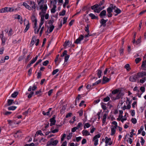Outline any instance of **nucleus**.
Here are the masks:
<instances>
[{"label": "nucleus", "instance_id": "obj_29", "mask_svg": "<svg viewBox=\"0 0 146 146\" xmlns=\"http://www.w3.org/2000/svg\"><path fill=\"white\" fill-rule=\"evenodd\" d=\"M13 102V100L8 99L7 100V106H9L11 105Z\"/></svg>", "mask_w": 146, "mask_h": 146}, {"label": "nucleus", "instance_id": "obj_7", "mask_svg": "<svg viewBox=\"0 0 146 146\" xmlns=\"http://www.w3.org/2000/svg\"><path fill=\"white\" fill-rule=\"evenodd\" d=\"M0 38H1V39L2 44L3 45H4L7 38L4 37L3 34V33L1 34H0Z\"/></svg>", "mask_w": 146, "mask_h": 146}, {"label": "nucleus", "instance_id": "obj_30", "mask_svg": "<svg viewBox=\"0 0 146 146\" xmlns=\"http://www.w3.org/2000/svg\"><path fill=\"white\" fill-rule=\"evenodd\" d=\"M19 94L18 92H15L11 95V97L13 98H15Z\"/></svg>", "mask_w": 146, "mask_h": 146}, {"label": "nucleus", "instance_id": "obj_18", "mask_svg": "<svg viewBox=\"0 0 146 146\" xmlns=\"http://www.w3.org/2000/svg\"><path fill=\"white\" fill-rule=\"evenodd\" d=\"M146 60L143 61L142 62L141 67L143 70H145V68L146 67Z\"/></svg>", "mask_w": 146, "mask_h": 146}, {"label": "nucleus", "instance_id": "obj_55", "mask_svg": "<svg viewBox=\"0 0 146 146\" xmlns=\"http://www.w3.org/2000/svg\"><path fill=\"white\" fill-rule=\"evenodd\" d=\"M24 58V55L20 56L18 58V60L19 61H20L22 60Z\"/></svg>", "mask_w": 146, "mask_h": 146}, {"label": "nucleus", "instance_id": "obj_61", "mask_svg": "<svg viewBox=\"0 0 146 146\" xmlns=\"http://www.w3.org/2000/svg\"><path fill=\"white\" fill-rule=\"evenodd\" d=\"M49 63V61L48 60H46L43 63V65L44 66H46Z\"/></svg>", "mask_w": 146, "mask_h": 146}, {"label": "nucleus", "instance_id": "obj_22", "mask_svg": "<svg viewBox=\"0 0 146 146\" xmlns=\"http://www.w3.org/2000/svg\"><path fill=\"white\" fill-rule=\"evenodd\" d=\"M37 88L35 84H34L32 88L31 86H30L29 88L28 89V90L29 91H31V90H32L33 91H34L36 90Z\"/></svg>", "mask_w": 146, "mask_h": 146}, {"label": "nucleus", "instance_id": "obj_26", "mask_svg": "<svg viewBox=\"0 0 146 146\" xmlns=\"http://www.w3.org/2000/svg\"><path fill=\"white\" fill-rule=\"evenodd\" d=\"M23 5L25 6L26 8L29 10H31V8L30 6L28 5L25 2H23Z\"/></svg>", "mask_w": 146, "mask_h": 146}, {"label": "nucleus", "instance_id": "obj_28", "mask_svg": "<svg viewBox=\"0 0 146 146\" xmlns=\"http://www.w3.org/2000/svg\"><path fill=\"white\" fill-rule=\"evenodd\" d=\"M119 92V90L118 89H115L113 90L112 92L111 93H110L109 95H112L116 94Z\"/></svg>", "mask_w": 146, "mask_h": 146}, {"label": "nucleus", "instance_id": "obj_39", "mask_svg": "<svg viewBox=\"0 0 146 146\" xmlns=\"http://www.w3.org/2000/svg\"><path fill=\"white\" fill-rule=\"evenodd\" d=\"M65 10L64 9H63L62 12L59 13V15L60 16H64L65 15Z\"/></svg>", "mask_w": 146, "mask_h": 146}, {"label": "nucleus", "instance_id": "obj_49", "mask_svg": "<svg viewBox=\"0 0 146 146\" xmlns=\"http://www.w3.org/2000/svg\"><path fill=\"white\" fill-rule=\"evenodd\" d=\"M146 80V78L144 77L143 78L140 80V82L141 83H143Z\"/></svg>", "mask_w": 146, "mask_h": 146}, {"label": "nucleus", "instance_id": "obj_58", "mask_svg": "<svg viewBox=\"0 0 146 146\" xmlns=\"http://www.w3.org/2000/svg\"><path fill=\"white\" fill-rule=\"evenodd\" d=\"M78 113L79 114V115L80 116H82L83 113V111L82 110H81L78 111Z\"/></svg>", "mask_w": 146, "mask_h": 146}, {"label": "nucleus", "instance_id": "obj_24", "mask_svg": "<svg viewBox=\"0 0 146 146\" xmlns=\"http://www.w3.org/2000/svg\"><path fill=\"white\" fill-rule=\"evenodd\" d=\"M36 38L35 36L33 37L32 38L30 44V45L31 46H33L34 44L35 41H36Z\"/></svg>", "mask_w": 146, "mask_h": 146}, {"label": "nucleus", "instance_id": "obj_47", "mask_svg": "<svg viewBox=\"0 0 146 146\" xmlns=\"http://www.w3.org/2000/svg\"><path fill=\"white\" fill-rule=\"evenodd\" d=\"M141 60L140 58H137L135 59V62L136 64H137Z\"/></svg>", "mask_w": 146, "mask_h": 146}, {"label": "nucleus", "instance_id": "obj_16", "mask_svg": "<svg viewBox=\"0 0 146 146\" xmlns=\"http://www.w3.org/2000/svg\"><path fill=\"white\" fill-rule=\"evenodd\" d=\"M110 79L106 77L105 76H103L102 84H104L108 82Z\"/></svg>", "mask_w": 146, "mask_h": 146}, {"label": "nucleus", "instance_id": "obj_1", "mask_svg": "<svg viewBox=\"0 0 146 146\" xmlns=\"http://www.w3.org/2000/svg\"><path fill=\"white\" fill-rule=\"evenodd\" d=\"M124 95V94L121 92H119L117 94L109 95L110 97L111 98L113 101H115L119 99L122 96Z\"/></svg>", "mask_w": 146, "mask_h": 146}, {"label": "nucleus", "instance_id": "obj_17", "mask_svg": "<svg viewBox=\"0 0 146 146\" xmlns=\"http://www.w3.org/2000/svg\"><path fill=\"white\" fill-rule=\"evenodd\" d=\"M8 7H5L4 8H2L0 9V13H4L6 12H8Z\"/></svg>", "mask_w": 146, "mask_h": 146}, {"label": "nucleus", "instance_id": "obj_15", "mask_svg": "<svg viewBox=\"0 0 146 146\" xmlns=\"http://www.w3.org/2000/svg\"><path fill=\"white\" fill-rule=\"evenodd\" d=\"M26 23H27V24L26 25L25 29L24 30V33H26L30 27V24L29 23V21H26Z\"/></svg>", "mask_w": 146, "mask_h": 146}, {"label": "nucleus", "instance_id": "obj_3", "mask_svg": "<svg viewBox=\"0 0 146 146\" xmlns=\"http://www.w3.org/2000/svg\"><path fill=\"white\" fill-rule=\"evenodd\" d=\"M100 137V134H98L96 135L92 139L93 141H94V145L95 146H96L98 144V138H99Z\"/></svg>", "mask_w": 146, "mask_h": 146}, {"label": "nucleus", "instance_id": "obj_56", "mask_svg": "<svg viewBox=\"0 0 146 146\" xmlns=\"http://www.w3.org/2000/svg\"><path fill=\"white\" fill-rule=\"evenodd\" d=\"M72 133H70L67 136V139L68 140H69L71 138L72 136Z\"/></svg>", "mask_w": 146, "mask_h": 146}, {"label": "nucleus", "instance_id": "obj_63", "mask_svg": "<svg viewBox=\"0 0 146 146\" xmlns=\"http://www.w3.org/2000/svg\"><path fill=\"white\" fill-rule=\"evenodd\" d=\"M42 75V73L41 72H38L37 74V78L38 79L40 78Z\"/></svg>", "mask_w": 146, "mask_h": 146}, {"label": "nucleus", "instance_id": "obj_21", "mask_svg": "<svg viewBox=\"0 0 146 146\" xmlns=\"http://www.w3.org/2000/svg\"><path fill=\"white\" fill-rule=\"evenodd\" d=\"M83 135L87 136L90 135V133L87 130H84L82 131Z\"/></svg>", "mask_w": 146, "mask_h": 146}, {"label": "nucleus", "instance_id": "obj_51", "mask_svg": "<svg viewBox=\"0 0 146 146\" xmlns=\"http://www.w3.org/2000/svg\"><path fill=\"white\" fill-rule=\"evenodd\" d=\"M102 108L104 110H106L107 108L105 105H104V103L103 102H102L101 104Z\"/></svg>", "mask_w": 146, "mask_h": 146}, {"label": "nucleus", "instance_id": "obj_9", "mask_svg": "<svg viewBox=\"0 0 146 146\" xmlns=\"http://www.w3.org/2000/svg\"><path fill=\"white\" fill-rule=\"evenodd\" d=\"M84 37V36L82 35H80L78 38L75 41L74 43L77 44L80 43V41L83 39Z\"/></svg>", "mask_w": 146, "mask_h": 146}, {"label": "nucleus", "instance_id": "obj_33", "mask_svg": "<svg viewBox=\"0 0 146 146\" xmlns=\"http://www.w3.org/2000/svg\"><path fill=\"white\" fill-rule=\"evenodd\" d=\"M110 96H107L106 97L104 98L103 100V101L104 102H107L109 101L110 99Z\"/></svg>", "mask_w": 146, "mask_h": 146}, {"label": "nucleus", "instance_id": "obj_38", "mask_svg": "<svg viewBox=\"0 0 146 146\" xmlns=\"http://www.w3.org/2000/svg\"><path fill=\"white\" fill-rule=\"evenodd\" d=\"M44 1V0H37L38 5L39 6L41 5V3H43Z\"/></svg>", "mask_w": 146, "mask_h": 146}, {"label": "nucleus", "instance_id": "obj_60", "mask_svg": "<svg viewBox=\"0 0 146 146\" xmlns=\"http://www.w3.org/2000/svg\"><path fill=\"white\" fill-rule=\"evenodd\" d=\"M34 94V92H30V94H29L28 96V97L29 98H30Z\"/></svg>", "mask_w": 146, "mask_h": 146}, {"label": "nucleus", "instance_id": "obj_11", "mask_svg": "<svg viewBox=\"0 0 146 146\" xmlns=\"http://www.w3.org/2000/svg\"><path fill=\"white\" fill-rule=\"evenodd\" d=\"M107 11L108 13V16L109 17H111L112 16V15L111 13L112 12V11L111 8H108L107 9Z\"/></svg>", "mask_w": 146, "mask_h": 146}, {"label": "nucleus", "instance_id": "obj_34", "mask_svg": "<svg viewBox=\"0 0 146 146\" xmlns=\"http://www.w3.org/2000/svg\"><path fill=\"white\" fill-rule=\"evenodd\" d=\"M125 68H126L127 71H129L131 69L129 65V64H126L125 66Z\"/></svg>", "mask_w": 146, "mask_h": 146}, {"label": "nucleus", "instance_id": "obj_37", "mask_svg": "<svg viewBox=\"0 0 146 146\" xmlns=\"http://www.w3.org/2000/svg\"><path fill=\"white\" fill-rule=\"evenodd\" d=\"M115 129H116L113 128H111V135H113L115 134Z\"/></svg>", "mask_w": 146, "mask_h": 146}, {"label": "nucleus", "instance_id": "obj_8", "mask_svg": "<svg viewBox=\"0 0 146 146\" xmlns=\"http://www.w3.org/2000/svg\"><path fill=\"white\" fill-rule=\"evenodd\" d=\"M105 139H106L105 143H106V146H107L108 145H111L112 143V142L111 141L109 143V141H110L111 140V139L110 138H108L107 137H106L105 138Z\"/></svg>", "mask_w": 146, "mask_h": 146}, {"label": "nucleus", "instance_id": "obj_48", "mask_svg": "<svg viewBox=\"0 0 146 146\" xmlns=\"http://www.w3.org/2000/svg\"><path fill=\"white\" fill-rule=\"evenodd\" d=\"M85 30L87 33L90 32V31L89 29V25L88 24H87V25L85 27Z\"/></svg>", "mask_w": 146, "mask_h": 146}, {"label": "nucleus", "instance_id": "obj_19", "mask_svg": "<svg viewBox=\"0 0 146 146\" xmlns=\"http://www.w3.org/2000/svg\"><path fill=\"white\" fill-rule=\"evenodd\" d=\"M107 114L105 113L104 114L102 118V125H104L105 123L106 119L107 118Z\"/></svg>", "mask_w": 146, "mask_h": 146}, {"label": "nucleus", "instance_id": "obj_52", "mask_svg": "<svg viewBox=\"0 0 146 146\" xmlns=\"http://www.w3.org/2000/svg\"><path fill=\"white\" fill-rule=\"evenodd\" d=\"M36 134H38V135L39 134L40 135H44L42 133V131L41 130H38L37 131L36 134H35V136H36Z\"/></svg>", "mask_w": 146, "mask_h": 146}, {"label": "nucleus", "instance_id": "obj_41", "mask_svg": "<svg viewBox=\"0 0 146 146\" xmlns=\"http://www.w3.org/2000/svg\"><path fill=\"white\" fill-rule=\"evenodd\" d=\"M134 131V130L133 129L131 130V132L130 133V137H132L133 135H135V133H133Z\"/></svg>", "mask_w": 146, "mask_h": 146}, {"label": "nucleus", "instance_id": "obj_36", "mask_svg": "<svg viewBox=\"0 0 146 146\" xmlns=\"http://www.w3.org/2000/svg\"><path fill=\"white\" fill-rule=\"evenodd\" d=\"M99 5L98 4H96L91 7V8L92 10H95L98 8V7Z\"/></svg>", "mask_w": 146, "mask_h": 146}, {"label": "nucleus", "instance_id": "obj_59", "mask_svg": "<svg viewBox=\"0 0 146 146\" xmlns=\"http://www.w3.org/2000/svg\"><path fill=\"white\" fill-rule=\"evenodd\" d=\"M82 126V123L79 122L78 123L77 127H76L78 129L80 128Z\"/></svg>", "mask_w": 146, "mask_h": 146}, {"label": "nucleus", "instance_id": "obj_45", "mask_svg": "<svg viewBox=\"0 0 146 146\" xmlns=\"http://www.w3.org/2000/svg\"><path fill=\"white\" fill-rule=\"evenodd\" d=\"M108 8H111V10L113 11V9H114L115 10L116 9V7L115 5H114L113 4H111L110 5V7H109Z\"/></svg>", "mask_w": 146, "mask_h": 146}, {"label": "nucleus", "instance_id": "obj_44", "mask_svg": "<svg viewBox=\"0 0 146 146\" xmlns=\"http://www.w3.org/2000/svg\"><path fill=\"white\" fill-rule=\"evenodd\" d=\"M70 44V42L69 41H66L63 44V46H68Z\"/></svg>", "mask_w": 146, "mask_h": 146}, {"label": "nucleus", "instance_id": "obj_27", "mask_svg": "<svg viewBox=\"0 0 146 146\" xmlns=\"http://www.w3.org/2000/svg\"><path fill=\"white\" fill-rule=\"evenodd\" d=\"M114 12L117 13L115 15V16H116L118 14H119L121 12V11L118 8L116 7V9L114 11Z\"/></svg>", "mask_w": 146, "mask_h": 146}, {"label": "nucleus", "instance_id": "obj_14", "mask_svg": "<svg viewBox=\"0 0 146 146\" xmlns=\"http://www.w3.org/2000/svg\"><path fill=\"white\" fill-rule=\"evenodd\" d=\"M50 126H52L54 125L56 123V120L55 119V117H53L50 119Z\"/></svg>", "mask_w": 146, "mask_h": 146}, {"label": "nucleus", "instance_id": "obj_2", "mask_svg": "<svg viewBox=\"0 0 146 146\" xmlns=\"http://www.w3.org/2000/svg\"><path fill=\"white\" fill-rule=\"evenodd\" d=\"M58 143V141L57 140H54V139L52 138L47 142L46 146H50L51 145L56 146Z\"/></svg>", "mask_w": 146, "mask_h": 146}, {"label": "nucleus", "instance_id": "obj_5", "mask_svg": "<svg viewBox=\"0 0 146 146\" xmlns=\"http://www.w3.org/2000/svg\"><path fill=\"white\" fill-rule=\"evenodd\" d=\"M138 76L137 75H133L130 76L129 78V80L132 82H135L137 79Z\"/></svg>", "mask_w": 146, "mask_h": 146}, {"label": "nucleus", "instance_id": "obj_46", "mask_svg": "<svg viewBox=\"0 0 146 146\" xmlns=\"http://www.w3.org/2000/svg\"><path fill=\"white\" fill-rule=\"evenodd\" d=\"M54 25H52L50 26V28L49 29V33H50L52 32L53 30L54 29Z\"/></svg>", "mask_w": 146, "mask_h": 146}, {"label": "nucleus", "instance_id": "obj_20", "mask_svg": "<svg viewBox=\"0 0 146 146\" xmlns=\"http://www.w3.org/2000/svg\"><path fill=\"white\" fill-rule=\"evenodd\" d=\"M15 19H20V23L21 24L22 23V17L19 15L16 14L15 15Z\"/></svg>", "mask_w": 146, "mask_h": 146}, {"label": "nucleus", "instance_id": "obj_32", "mask_svg": "<svg viewBox=\"0 0 146 146\" xmlns=\"http://www.w3.org/2000/svg\"><path fill=\"white\" fill-rule=\"evenodd\" d=\"M17 108V107L16 106H13L8 107V110H14L16 109Z\"/></svg>", "mask_w": 146, "mask_h": 146}, {"label": "nucleus", "instance_id": "obj_53", "mask_svg": "<svg viewBox=\"0 0 146 146\" xmlns=\"http://www.w3.org/2000/svg\"><path fill=\"white\" fill-rule=\"evenodd\" d=\"M59 70L58 69H56L53 71L52 72V75H54L56 74L57 72L59 71Z\"/></svg>", "mask_w": 146, "mask_h": 146}, {"label": "nucleus", "instance_id": "obj_35", "mask_svg": "<svg viewBox=\"0 0 146 146\" xmlns=\"http://www.w3.org/2000/svg\"><path fill=\"white\" fill-rule=\"evenodd\" d=\"M89 15L90 17L92 19H95L97 18V17L94 14L92 13H90L89 14Z\"/></svg>", "mask_w": 146, "mask_h": 146}, {"label": "nucleus", "instance_id": "obj_62", "mask_svg": "<svg viewBox=\"0 0 146 146\" xmlns=\"http://www.w3.org/2000/svg\"><path fill=\"white\" fill-rule=\"evenodd\" d=\"M8 11L10 12L14 11V9L13 7H8Z\"/></svg>", "mask_w": 146, "mask_h": 146}, {"label": "nucleus", "instance_id": "obj_42", "mask_svg": "<svg viewBox=\"0 0 146 146\" xmlns=\"http://www.w3.org/2000/svg\"><path fill=\"white\" fill-rule=\"evenodd\" d=\"M104 7H103L101 9H95L94 10V11L95 12L99 13L100 12L101 10H102L103 9H104Z\"/></svg>", "mask_w": 146, "mask_h": 146}, {"label": "nucleus", "instance_id": "obj_31", "mask_svg": "<svg viewBox=\"0 0 146 146\" xmlns=\"http://www.w3.org/2000/svg\"><path fill=\"white\" fill-rule=\"evenodd\" d=\"M21 133V132L20 130H18L15 133L14 135V136L15 137H19V136L20 135L19 134Z\"/></svg>", "mask_w": 146, "mask_h": 146}, {"label": "nucleus", "instance_id": "obj_43", "mask_svg": "<svg viewBox=\"0 0 146 146\" xmlns=\"http://www.w3.org/2000/svg\"><path fill=\"white\" fill-rule=\"evenodd\" d=\"M101 82V80H99L98 81H96L95 83H93L92 85V86H94L95 85H97L98 84H99Z\"/></svg>", "mask_w": 146, "mask_h": 146}, {"label": "nucleus", "instance_id": "obj_57", "mask_svg": "<svg viewBox=\"0 0 146 146\" xmlns=\"http://www.w3.org/2000/svg\"><path fill=\"white\" fill-rule=\"evenodd\" d=\"M132 122L134 124H135L137 123V120L135 118H132L131 119Z\"/></svg>", "mask_w": 146, "mask_h": 146}, {"label": "nucleus", "instance_id": "obj_6", "mask_svg": "<svg viewBox=\"0 0 146 146\" xmlns=\"http://www.w3.org/2000/svg\"><path fill=\"white\" fill-rule=\"evenodd\" d=\"M28 4H29L30 6L31 7V10L33 9H35L36 7V4L34 1H28Z\"/></svg>", "mask_w": 146, "mask_h": 146}, {"label": "nucleus", "instance_id": "obj_4", "mask_svg": "<svg viewBox=\"0 0 146 146\" xmlns=\"http://www.w3.org/2000/svg\"><path fill=\"white\" fill-rule=\"evenodd\" d=\"M39 9L41 10L42 12L45 13L47 9V7L46 4L41 5L39 6Z\"/></svg>", "mask_w": 146, "mask_h": 146}, {"label": "nucleus", "instance_id": "obj_23", "mask_svg": "<svg viewBox=\"0 0 146 146\" xmlns=\"http://www.w3.org/2000/svg\"><path fill=\"white\" fill-rule=\"evenodd\" d=\"M106 15V11L105 10H104L101 11L100 13L99 16L101 18L105 16Z\"/></svg>", "mask_w": 146, "mask_h": 146}, {"label": "nucleus", "instance_id": "obj_50", "mask_svg": "<svg viewBox=\"0 0 146 146\" xmlns=\"http://www.w3.org/2000/svg\"><path fill=\"white\" fill-rule=\"evenodd\" d=\"M69 57V55L66 54V55L64 57V62H67Z\"/></svg>", "mask_w": 146, "mask_h": 146}, {"label": "nucleus", "instance_id": "obj_10", "mask_svg": "<svg viewBox=\"0 0 146 146\" xmlns=\"http://www.w3.org/2000/svg\"><path fill=\"white\" fill-rule=\"evenodd\" d=\"M137 76L139 78H142L144 76H146V71H142L141 72H139L137 74Z\"/></svg>", "mask_w": 146, "mask_h": 146}, {"label": "nucleus", "instance_id": "obj_40", "mask_svg": "<svg viewBox=\"0 0 146 146\" xmlns=\"http://www.w3.org/2000/svg\"><path fill=\"white\" fill-rule=\"evenodd\" d=\"M91 126L90 124L88 123H86L84 125V129L86 128H89Z\"/></svg>", "mask_w": 146, "mask_h": 146}, {"label": "nucleus", "instance_id": "obj_25", "mask_svg": "<svg viewBox=\"0 0 146 146\" xmlns=\"http://www.w3.org/2000/svg\"><path fill=\"white\" fill-rule=\"evenodd\" d=\"M38 57V55H36L35 58H33L30 62V63L32 64L34 63Z\"/></svg>", "mask_w": 146, "mask_h": 146}, {"label": "nucleus", "instance_id": "obj_12", "mask_svg": "<svg viewBox=\"0 0 146 146\" xmlns=\"http://www.w3.org/2000/svg\"><path fill=\"white\" fill-rule=\"evenodd\" d=\"M108 21V19L105 20L103 19H102L100 21V23L101 24V26H102L104 27H105L106 26V23Z\"/></svg>", "mask_w": 146, "mask_h": 146}, {"label": "nucleus", "instance_id": "obj_13", "mask_svg": "<svg viewBox=\"0 0 146 146\" xmlns=\"http://www.w3.org/2000/svg\"><path fill=\"white\" fill-rule=\"evenodd\" d=\"M104 66H103L102 67H101L100 69L98 70V73L97 74L98 77L99 78H100L101 76V74L102 73V69H104Z\"/></svg>", "mask_w": 146, "mask_h": 146}, {"label": "nucleus", "instance_id": "obj_54", "mask_svg": "<svg viewBox=\"0 0 146 146\" xmlns=\"http://www.w3.org/2000/svg\"><path fill=\"white\" fill-rule=\"evenodd\" d=\"M67 51L66 50H65L64 51V52H63L62 54L61 55V56L62 57H63L65 55V56L66 55V54H67Z\"/></svg>", "mask_w": 146, "mask_h": 146}, {"label": "nucleus", "instance_id": "obj_64", "mask_svg": "<svg viewBox=\"0 0 146 146\" xmlns=\"http://www.w3.org/2000/svg\"><path fill=\"white\" fill-rule=\"evenodd\" d=\"M140 90L142 92V93L144 92L145 91V88L144 87L142 86L140 88Z\"/></svg>", "mask_w": 146, "mask_h": 146}]
</instances>
